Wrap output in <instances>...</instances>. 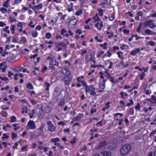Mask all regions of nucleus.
Segmentation results:
<instances>
[{
  "mask_svg": "<svg viewBox=\"0 0 156 156\" xmlns=\"http://www.w3.org/2000/svg\"><path fill=\"white\" fill-rule=\"evenodd\" d=\"M61 71L62 73L66 76H68L71 74V71L64 67L62 68Z\"/></svg>",
  "mask_w": 156,
  "mask_h": 156,
  "instance_id": "obj_9",
  "label": "nucleus"
},
{
  "mask_svg": "<svg viewBox=\"0 0 156 156\" xmlns=\"http://www.w3.org/2000/svg\"><path fill=\"white\" fill-rule=\"evenodd\" d=\"M57 20H58V17H56V18H54L53 19H52V20H51V21L50 23H51L52 25H54L57 22Z\"/></svg>",
  "mask_w": 156,
  "mask_h": 156,
  "instance_id": "obj_31",
  "label": "nucleus"
},
{
  "mask_svg": "<svg viewBox=\"0 0 156 156\" xmlns=\"http://www.w3.org/2000/svg\"><path fill=\"white\" fill-rule=\"evenodd\" d=\"M83 12V10L82 9H80L76 12L75 13V15L76 16H80V15L82 14Z\"/></svg>",
  "mask_w": 156,
  "mask_h": 156,
  "instance_id": "obj_37",
  "label": "nucleus"
},
{
  "mask_svg": "<svg viewBox=\"0 0 156 156\" xmlns=\"http://www.w3.org/2000/svg\"><path fill=\"white\" fill-rule=\"evenodd\" d=\"M145 75V73H142L140 76V80H144V76Z\"/></svg>",
  "mask_w": 156,
  "mask_h": 156,
  "instance_id": "obj_51",
  "label": "nucleus"
},
{
  "mask_svg": "<svg viewBox=\"0 0 156 156\" xmlns=\"http://www.w3.org/2000/svg\"><path fill=\"white\" fill-rule=\"evenodd\" d=\"M103 121L101 120L99 122H98L96 124V125L97 126L99 127V126L101 127H102L103 126V124L102 123Z\"/></svg>",
  "mask_w": 156,
  "mask_h": 156,
  "instance_id": "obj_39",
  "label": "nucleus"
},
{
  "mask_svg": "<svg viewBox=\"0 0 156 156\" xmlns=\"http://www.w3.org/2000/svg\"><path fill=\"white\" fill-rule=\"evenodd\" d=\"M78 22V20L76 19H73L70 20L69 22V25L70 26L71 28H74Z\"/></svg>",
  "mask_w": 156,
  "mask_h": 156,
  "instance_id": "obj_8",
  "label": "nucleus"
},
{
  "mask_svg": "<svg viewBox=\"0 0 156 156\" xmlns=\"http://www.w3.org/2000/svg\"><path fill=\"white\" fill-rule=\"evenodd\" d=\"M97 11L98 12V15L100 16H102L103 15V9H98Z\"/></svg>",
  "mask_w": 156,
  "mask_h": 156,
  "instance_id": "obj_30",
  "label": "nucleus"
},
{
  "mask_svg": "<svg viewBox=\"0 0 156 156\" xmlns=\"http://www.w3.org/2000/svg\"><path fill=\"white\" fill-rule=\"evenodd\" d=\"M124 61L122 60L119 64H118V66L119 67H122V68H123V66H124Z\"/></svg>",
  "mask_w": 156,
  "mask_h": 156,
  "instance_id": "obj_54",
  "label": "nucleus"
},
{
  "mask_svg": "<svg viewBox=\"0 0 156 156\" xmlns=\"http://www.w3.org/2000/svg\"><path fill=\"white\" fill-rule=\"evenodd\" d=\"M119 50V48L117 46H114L113 47L112 51L114 53H115L116 52V50Z\"/></svg>",
  "mask_w": 156,
  "mask_h": 156,
  "instance_id": "obj_28",
  "label": "nucleus"
},
{
  "mask_svg": "<svg viewBox=\"0 0 156 156\" xmlns=\"http://www.w3.org/2000/svg\"><path fill=\"white\" fill-rule=\"evenodd\" d=\"M149 44L150 45L153 46L155 45L156 43L154 41H149Z\"/></svg>",
  "mask_w": 156,
  "mask_h": 156,
  "instance_id": "obj_52",
  "label": "nucleus"
},
{
  "mask_svg": "<svg viewBox=\"0 0 156 156\" xmlns=\"http://www.w3.org/2000/svg\"><path fill=\"white\" fill-rule=\"evenodd\" d=\"M107 142L106 140H103L100 142L98 146V148H100L106 146Z\"/></svg>",
  "mask_w": 156,
  "mask_h": 156,
  "instance_id": "obj_16",
  "label": "nucleus"
},
{
  "mask_svg": "<svg viewBox=\"0 0 156 156\" xmlns=\"http://www.w3.org/2000/svg\"><path fill=\"white\" fill-rule=\"evenodd\" d=\"M135 109L139 111H140V104L139 103H138L137 105L136 106L135 108Z\"/></svg>",
  "mask_w": 156,
  "mask_h": 156,
  "instance_id": "obj_41",
  "label": "nucleus"
},
{
  "mask_svg": "<svg viewBox=\"0 0 156 156\" xmlns=\"http://www.w3.org/2000/svg\"><path fill=\"white\" fill-rule=\"evenodd\" d=\"M112 55V53L111 52L110 50H108L103 56V58L105 57H110Z\"/></svg>",
  "mask_w": 156,
  "mask_h": 156,
  "instance_id": "obj_19",
  "label": "nucleus"
},
{
  "mask_svg": "<svg viewBox=\"0 0 156 156\" xmlns=\"http://www.w3.org/2000/svg\"><path fill=\"white\" fill-rule=\"evenodd\" d=\"M26 127L28 130L30 129L33 130L36 128V126L34 121L30 120L28 122L27 125L26 126Z\"/></svg>",
  "mask_w": 156,
  "mask_h": 156,
  "instance_id": "obj_5",
  "label": "nucleus"
},
{
  "mask_svg": "<svg viewBox=\"0 0 156 156\" xmlns=\"http://www.w3.org/2000/svg\"><path fill=\"white\" fill-rule=\"evenodd\" d=\"M105 84L101 83L99 84L98 87L104 90L105 88Z\"/></svg>",
  "mask_w": 156,
  "mask_h": 156,
  "instance_id": "obj_35",
  "label": "nucleus"
},
{
  "mask_svg": "<svg viewBox=\"0 0 156 156\" xmlns=\"http://www.w3.org/2000/svg\"><path fill=\"white\" fill-rule=\"evenodd\" d=\"M156 134V130H153L151 133L150 135V136H153L154 134Z\"/></svg>",
  "mask_w": 156,
  "mask_h": 156,
  "instance_id": "obj_64",
  "label": "nucleus"
},
{
  "mask_svg": "<svg viewBox=\"0 0 156 156\" xmlns=\"http://www.w3.org/2000/svg\"><path fill=\"white\" fill-rule=\"evenodd\" d=\"M47 124L48 126V129L50 131H53L55 130V127L54 125L51 123V122L48 121Z\"/></svg>",
  "mask_w": 156,
  "mask_h": 156,
  "instance_id": "obj_11",
  "label": "nucleus"
},
{
  "mask_svg": "<svg viewBox=\"0 0 156 156\" xmlns=\"http://www.w3.org/2000/svg\"><path fill=\"white\" fill-rule=\"evenodd\" d=\"M76 33L78 34H81L82 33V32L80 29H78L75 32Z\"/></svg>",
  "mask_w": 156,
  "mask_h": 156,
  "instance_id": "obj_55",
  "label": "nucleus"
},
{
  "mask_svg": "<svg viewBox=\"0 0 156 156\" xmlns=\"http://www.w3.org/2000/svg\"><path fill=\"white\" fill-rule=\"evenodd\" d=\"M50 64L52 65H55L58 66V63L57 62L55 58H53L51 59L50 61Z\"/></svg>",
  "mask_w": 156,
  "mask_h": 156,
  "instance_id": "obj_17",
  "label": "nucleus"
},
{
  "mask_svg": "<svg viewBox=\"0 0 156 156\" xmlns=\"http://www.w3.org/2000/svg\"><path fill=\"white\" fill-rule=\"evenodd\" d=\"M9 137V136L7 135L6 133H4L3 136L2 137V138L3 140H5V139H8Z\"/></svg>",
  "mask_w": 156,
  "mask_h": 156,
  "instance_id": "obj_50",
  "label": "nucleus"
},
{
  "mask_svg": "<svg viewBox=\"0 0 156 156\" xmlns=\"http://www.w3.org/2000/svg\"><path fill=\"white\" fill-rule=\"evenodd\" d=\"M107 45H108L107 43L106 42H105L103 44H100V47H102L104 49L106 50L108 48V47L107 46Z\"/></svg>",
  "mask_w": 156,
  "mask_h": 156,
  "instance_id": "obj_22",
  "label": "nucleus"
},
{
  "mask_svg": "<svg viewBox=\"0 0 156 156\" xmlns=\"http://www.w3.org/2000/svg\"><path fill=\"white\" fill-rule=\"evenodd\" d=\"M27 87L30 89H33V87L31 83H28L27 85Z\"/></svg>",
  "mask_w": 156,
  "mask_h": 156,
  "instance_id": "obj_32",
  "label": "nucleus"
},
{
  "mask_svg": "<svg viewBox=\"0 0 156 156\" xmlns=\"http://www.w3.org/2000/svg\"><path fill=\"white\" fill-rule=\"evenodd\" d=\"M94 58V55L91 53L89 54H87L85 58V62L86 63H89L91 61L92 59Z\"/></svg>",
  "mask_w": 156,
  "mask_h": 156,
  "instance_id": "obj_6",
  "label": "nucleus"
},
{
  "mask_svg": "<svg viewBox=\"0 0 156 156\" xmlns=\"http://www.w3.org/2000/svg\"><path fill=\"white\" fill-rule=\"evenodd\" d=\"M120 95L121 96V98L124 99L126 98V97L128 96V94L126 92H124L123 91H121L120 93Z\"/></svg>",
  "mask_w": 156,
  "mask_h": 156,
  "instance_id": "obj_18",
  "label": "nucleus"
},
{
  "mask_svg": "<svg viewBox=\"0 0 156 156\" xmlns=\"http://www.w3.org/2000/svg\"><path fill=\"white\" fill-rule=\"evenodd\" d=\"M101 154L103 156H112L111 152L108 150H104L101 152Z\"/></svg>",
  "mask_w": 156,
  "mask_h": 156,
  "instance_id": "obj_10",
  "label": "nucleus"
},
{
  "mask_svg": "<svg viewBox=\"0 0 156 156\" xmlns=\"http://www.w3.org/2000/svg\"><path fill=\"white\" fill-rule=\"evenodd\" d=\"M38 130L39 131L38 132V133H39V135H41L42 134L43 132V130L42 127H40L38 129Z\"/></svg>",
  "mask_w": 156,
  "mask_h": 156,
  "instance_id": "obj_49",
  "label": "nucleus"
},
{
  "mask_svg": "<svg viewBox=\"0 0 156 156\" xmlns=\"http://www.w3.org/2000/svg\"><path fill=\"white\" fill-rule=\"evenodd\" d=\"M84 78V76H81L76 79L78 83H77L76 85V87L77 88H80L82 86L83 87H85L87 85V83L85 82L84 80H82Z\"/></svg>",
  "mask_w": 156,
  "mask_h": 156,
  "instance_id": "obj_3",
  "label": "nucleus"
},
{
  "mask_svg": "<svg viewBox=\"0 0 156 156\" xmlns=\"http://www.w3.org/2000/svg\"><path fill=\"white\" fill-rule=\"evenodd\" d=\"M121 54H123V53L121 51H119L117 53L118 57L120 59H123V57L120 55Z\"/></svg>",
  "mask_w": 156,
  "mask_h": 156,
  "instance_id": "obj_38",
  "label": "nucleus"
},
{
  "mask_svg": "<svg viewBox=\"0 0 156 156\" xmlns=\"http://www.w3.org/2000/svg\"><path fill=\"white\" fill-rule=\"evenodd\" d=\"M84 116V115L83 113H79L78 114L75 118L74 119L76 122L80 120Z\"/></svg>",
  "mask_w": 156,
  "mask_h": 156,
  "instance_id": "obj_12",
  "label": "nucleus"
},
{
  "mask_svg": "<svg viewBox=\"0 0 156 156\" xmlns=\"http://www.w3.org/2000/svg\"><path fill=\"white\" fill-rule=\"evenodd\" d=\"M151 99L152 101H154V102L156 104V97L155 96L153 95L151 96Z\"/></svg>",
  "mask_w": 156,
  "mask_h": 156,
  "instance_id": "obj_58",
  "label": "nucleus"
},
{
  "mask_svg": "<svg viewBox=\"0 0 156 156\" xmlns=\"http://www.w3.org/2000/svg\"><path fill=\"white\" fill-rule=\"evenodd\" d=\"M145 32L146 34L148 35H151L152 34V32L149 29H146L145 31Z\"/></svg>",
  "mask_w": 156,
  "mask_h": 156,
  "instance_id": "obj_36",
  "label": "nucleus"
},
{
  "mask_svg": "<svg viewBox=\"0 0 156 156\" xmlns=\"http://www.w3.org/2000/svg\"><path fill=\"white\" fill-rule=\"evenodd\" d=\"M108 78L109 79L110 81V82H112L113 83H115V81H114V79H115L113 77H108Z\"/></svg>",
  "mask_w": 156,
  "mask_h": 156,
  "instance_id": "obj_57",
  "label": "nucleus"
},
{
  "mask_svg": "<svg viewBox=\"0 0 156 156\" xmlns=\"http://www.w3.org/2000/svg\"><path fill=\"white\" fill-rule=\"evenodd\" d=\"M131 150L130 145L126 144L122 147L120 150V154L122 156H125L129 154Z\"/></svg>",
  "mask_w": 156,
  "mask_h": 156,
  "instance_id": "obj_1",
  "label": "nucleus"
},
{
  "mask_svg": "<svg viewBox=\"0 0 156 156\" xmlns=\"http://www.w3.org/2000/svg\"><path fill=\"white\" fill-rule=\"evenodd\" d=\"M51 141L55 143V145L56 146H57V147H58V144L57 143V142L58 141V138L52 139L51 140Z\"/></svg>",
  "mask_w": 156,
  "mask_h": 156,
  "instance_id": "obj_20",
  "label": "nucleus"
},
{
  "mask_svg": "<svg viewBox=\"0 0 156 156\" xmlns=\"http://www.w3.org/2000/svg\"><path fill=\"white\" fill-rule=\"evenodd\" d=\"M129 114L131 115H133L134 113V109L132 108H130L128 110Z\"/></svg>",
  "mask_w": 156,
  "mask_h": 156,
  "instance_id": "obj_27",
  "label": "nucleus"
},
{
  "mask_svg": "<svg viewBox=\"0 0 156 156\" xmlns=\"http://www.w3.org/2000/svg\"><path fill=\"white\" fill-rule=\"evenodd\" d=\"M23 110L21 111V113L22 114L25 112L27 113H28L27 108V107L23 108H22Z\"/></svg>",
  "mask_w": 156,
  "mask_h": 156,
  "instance_id": "obj_42",
  "label": "nucleus"
},
{
  "mask_svg": "<svg viewBox=\"0 0 156 156\" xmlns=\"http://www.w3.org/2000/svg\"><path fill=\"white\" fill-rule=\"evenodd\" d=\"M106 33L107 34L109 35L108 36V38L109 39H111L114 36V33L112 32H110V31H107Z\"/></svg>",
  "mask_w": 156,
  "mask_h": 156,
  "instance_id": "obj_23",
  "label": "nucleus"
},
{
  "mask_svg": "<svg viewBox=\"0 0 156 156\" xmlns=\"http://www.w3.org/2000/svg\"><path fill=\"white\" fill-rule=\"evenodd\" d=\"M85 92L86 93H89L91 96H97V94L95 91V89L93 85L89 86L87 84L84 87Z\"/></svg>",
  "mask_w": 156,
  "mask_h": 156,
  "instance_id": "obj_2",
  "label": "nucleus"
},
{
  "mask_svg": "<svg viewBox=\"0 0 156 156\" xmlns=\"http://www.w3.org/2000/svg\"><path fill=\"white\" fill-rule=\"evenodd\" d=\"M59 46L62 47V48L60 47H59V51L62 50L63 49H66L67 47L66 44L65 43L63 42L59 43Z\"/></svg>",
  "mask_w": 156,
  "mask_h": 156,
  "instance_id": "obj_15",
  "label": "nucleus"
},
{
  "mask_svg": "<svg viewBox=\"0 0 156 156\" xmlns=\"http://www.w3.org/2000/svg\"><path fill=\"white\" fill-rule=\"evenodd\" d=\"M143 26L147 27H148L151 29H154L156 27V25L154 23V20H147L143 23Z\"/></svg>",
  "mask_w": 156,
  "mask_h": 156,
  "instance_id": "obj_4",
  "label": "nucleus"
},
{
  "mask_svg": "<svg viewBox=\"0 0 156 156\" xmlns=\"http://www.w3.org/2000/svg\"><path fill=\"white\" fill-rule=\"evenodd\" d=\"M129 102L127 103L126 105V106L127 107H129L133 105L134 104V102L133 101V100L132 99H130L129 100Z\"/></svg>",
  "mask_w": 156,
  "mask_h": 156,
  "instance_id": "obj_26",
  "label": "nucleus"
},
{
  "mask_svg": "<svg viewBox=\"0 0 156 156\" xmlns=\"http://www.w3.org/2000/svg\"><path fill=\"white\" fill-rule=\"evenodd\" d=\"M0 11H2V13H4L5 12H8V10L6 8L2 7L0 9Z\"/></svg>",
  "mask_w": 156,
  "mask_h": 156,
  "instance_id": "obj_43",
  "label": "nucleus"
},
{
  "mask_svg": "<svg viewBox=\"0 0 156 156\" xmlns=\"http://www.w3.org/2000/svg\"><path fill=\"white\" fill-rule=\"evenodd\" d=\"M61 34L66 37H68L69 36V34L67 33L66 30L64 29H63L62 30L61 32Z\"/></svg>",
  "mask_w": 156,
  "mask_h": 156,
  "instance_id": "obj_21",
  "label": "nucleus"
},
{
  "mask_svg": "<svg viewBox=\"0 0 156 156\" xmlns=\"http://www.w3.org/2000/svg\"><path fill=\"white\" fill-rule=\"evenodd\" d=\"M142 26H144L143 23H140L139 24L138 27L136 31L138 32L139 33H140V29L141 28V27Z\"/></svg>",
  "mask_w": 156,
  "mask_h": 156,
  "instance_id": "obj_33",
  "label": "nucleus"
},
{
  "mask_svg": "<svg viewBox=\"0 0 156 156\" xmlns=\"http://www.w3.org/2000/svg\"><path fill=\"white\" fill-rule=\"evenodd\" d=\"M18 125V124H14L13 125V126L15 127L14 129L15 130H16L20 128V126H17Z\"/></svg>",
  "mask_w": 156,
  "mask_h": 156,
  "instance_id": "obj_40",
  "label": "nucleus"
},
{
  "mask_svg": "<svg viewBox=\"0 0 156 156\" xmlns=\"http://www.w3.org/2000/svg\"><path fill=\"white\" fill-rule=\"evenodd\" d=\"M140 51V49L139 48H136L132 50L130 52V55L132 56H135L136 53H139Z\"/></svg>",
  "mask_w": 156,
  "mask_h": 156,
  "instance_id": "obj_13",
  "label": "nucleus"
},
{
  "mask_svg": "<svg viewBox=\"0 0 156 156\" xmlns=\"http://www.w3.org/2000/svg\"><path fill=\"white\" fill-rule=\"evenodd\" d=\"M92 18L94 19V22L100 21V19L98 16V14L97 13L95 14V15L94 16L92 17Z\"/></svg>",
  "mask_w": 156,
  "mask_h": 156,
  "instance_id": "obj_25",
  "label": "nucleus"
},
{
  "mask_svg": "<svg viewBox=\"0 0 156 156\" xmlns=\"http://www.w3.org/2000/svg\"><path fill=\"white\" fill-rule=\"evenodd\" d=\"M109 20L110 21L113 20L115 18V16L113 14H112L111 16H109Z\"/></svg>",
  "mask_w": 156,
  "mask_h": 156,
  "instance_id": "obj_53",
  "label": "nucleus"
},
{
  "mask_svg": "<svg viewBox=\"0 0 156 156\" xmlns=\"http://www.w3.org/2000/svg\"><path fill=\"white\" fill-rule=\"evenodd\" d=\"M63 80L66 86H69L70 84V82L72 80V78L69 76H66L64 77L63 79Z\"/></svg>",
  "mask_w": 156,
  "mask_h": 156,
  "instance_id": "obj_7",
  "label": "nucleus"
},
{
  "mask_svg": "<svg viewBox=\"0 0 156 156\" xmlns=\"http://www.w3.org/2000/svg\"><path fill=\"white\" fill-rule=\"evenodd\" d=\"M51 37V34L50 33H47L46 34L45 37L48 39H49Z\"/></svg>",
  "mask_w": 156,
  "mask_h": 156,
  "instance_id": "obj_45",
  "label": "nucleus"
},
{
  "mask_svg": "<svg viewBox=\"0 0 156 156\" xmlns=\"http://www.w3.org/2000/svg\"><path fill=\"white\" fill-rule=\"evenodd\" d=\"M51 110V108L49 106H46L45 108V112L46 113H49Z\"/></svg>",
  "mask_w": 156,
  "mask_h": 156,
  "instance_id": "obj_24",
  "label": "nucleus"
},
{
  "mask_svg": "<svg viewBox=\"0 0 156 156\" xmlns=\"http://www.w3.org/2000/svg\"><path fill=\"white\" fill-rule=\"evenodd\" d=\"M99 22H98L97 23L95 24V26L96 27L98 30H99L101 31L102 30V27L104 25L103 23V22H101L99 25L100 27H99Z\"/></svg>",
  "mask_w": 156,
  "mask_h": 156,
  "instance_id": "obj_14",
  "label": "nucleus"
},
{
  "mask_svg": "<svg viewBox=\"0 0 156 156\" xmlns=\"http://www.w3.org/2000/svg\"><path fill=\"white\" fill-rule=\"evenodd\" d=\"M102 65H91L90 67L91 68H95L98 67H102Z\"/></svg>",
  "mask_w": 156,
  "mask_h": 156,
  "instance_id": "obj_29",
  "label": "nucleus"
},
{
  "mask_svg": "<svg viewBox=\"0 0 156 156\" xmlns=\"http://www.w3.org/2000/svg\"><path fill=\"white\" fill-rule=\"evenodd\" d=\"M16 118L15 116H11V121L12 122H14L16 121Z\"/></svg>",
  "mask_w": 156,
  "mask_h": 156,
  "instance_id": "obj_61",
  "label": "nucleus"
},
{
  "mask_svg": "<svg viewBox=\"0 0 156 156\" xmlns=\"http://www.w3.org/2000/svg\"><path fill=\"white\" fill-rule=\"evenodd\" d=\"M95 39L97 40V42H102L103 41L101 39H98V37L97 36H96L94 38Z\"/></svg>",
  "mask_w": 156,
  "mask_h": 156,
  "instance_id": "obj_60",
  "label": "nucleus"
},
{
  "mask_svg": "<svg viewBox=\"0 0 156 156\" xmlns=\"http://www.w3.org/2000/svg\"><path fill=\"white\" fill-rule=\"evenodd\" d=\"M10 2V0H7L4 3L3 5V6L4 7L7 8L8 7V3Z\"/></svg>",
  "mask_w": 156,
  "mask_h": 156,
  "instance_id": "obj_44",
  "label": "nucleus"
},
{
  "mask_svg": "<svg viewBox=\"0 0 156 156\" xmlns=\"http://www.w3.org/2000/svg\"><path fill=\"white\" fill-rule=\"evenodd\" d=\"M21 42L23 43L24 44H25V43L27 42V41L26 39V37H24L23 36L21 37Z\"/></svg>",
  "mask_w": 156,
  "mask_h": 156,
  "instance_id": "obj_47",
  "label": "nucleus"
},
{
  "mask_svg": "<svg viewBox=\"0 0 156 156\" xmlns=\"http://www.w3.org/2000/svg\"><path fill=\"white\" fill-rule=\"evenodd\" d=\"M106 62H109L110 65L108 67V68L109 69H112L113 66V63L111 61H109V60H107Z\"/></svg>",
  "mask_w": 156,
  "mask_h": 156,
  "instance_id": "obj_46",
  "label": "nucleus"
},
{
  "mask_svg": "<svg viewBox=\"0 0 156 156\" xmlns=\"http://www.w3.org/2000/svg\"><path fill=\"white\" fill-rule=\"evenodd\" d=\"M120 105V107L123 108L125 105V103L123 101H121L119 102Z\"/></svg>",
  "mask_w": 156,
  "mask_h": 156,
  "instance_id": "obj_56",
  "label": "nucleus"
},
{
  "mask_svg": "<svg viewBox=\"0 0 156 156\" xmlns=\"http://www.w3.org/2000/svg\"><path fill=\"white\" fill-rule=\"evenodd\" d=\"M110 102L109 101L105 105V107L107 108V109H108L110 107Z\"/></svg>",
  "mask_w": 156,
  "mask_h": 156,
  "instance_id": "obj_63",
  "label": "nucleus"
},
{
  "mask_svg": "<svg viewBox=\"0 0 156 156\" xmlns=\"http://www.w3.org/2000/svg\"><path fill=\"white\" fill-rule=\"evenodd\" d=\"M124 120L123 119H119V122L118 123L119 125V126H121Z\"/></svg>",
  "mask_w": 156,
  "mask_h": 156,
  "instance_id": "obj_62",
  "label": "nucleus"
},
{
  "mask_svg": "<svg viewBox=\"0 0 156 156\" xmlns=\"http://www.w3.org/2000/svg\"><path fill=\"white\" fill-rule=\"evenodd\" d=\"M81 51H83L81 53V55L82 56H83L84 54H86L87 52V51L86 50H81Z\"/></svg>",
  "mask_w": 156,
  "mask_h": 156,
  "instance_id": "obj_59",
  "label": "nucleus"
},
{
  "mask_svg": "<svg viewBox=\"0 0 156 156\" xmlns=\"http://www.w3.org/2000/svg\"><path fill=\"white\" fill-rule=\"evenodd\" d=\"M38 33L36 31H34L32 32L31 35L33 37H36L37 36Z\"/></svg>",
  "mask_w": 156,
  "mask_h": 156,
  "instance_id": "obj_34",
  "label": "nucleus"
},
{
  "mask_svg": "<svg viewBox=\"0 0 156 156\" xmlns=\"http://www.w3.org/2000/svg\"><path fill=\"white\" fill-rule=\"evenodd\" d=\"M9 28V26H6L5 29H3V31H5L7 33L9 34L10 33V31L9 30H8Z\"/></svg>",
  "mask_w": 156,
  "mask_h": 156,
  "instance_id": "obj_48",
  "label": "nucleus"
}]
</instances>
